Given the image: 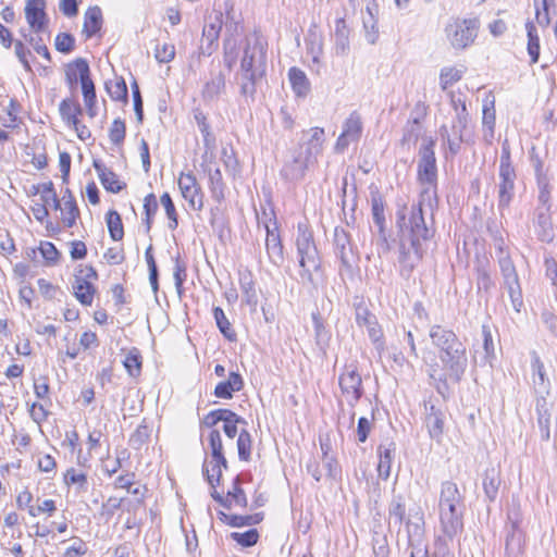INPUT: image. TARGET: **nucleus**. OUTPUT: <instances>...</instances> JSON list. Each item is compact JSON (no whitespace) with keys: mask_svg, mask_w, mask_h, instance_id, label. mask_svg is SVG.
I'll list each match as a JSON object with an SVG mask.
<instances>
[{"mask_svg":"<svg viewBox=\"0 0 557 557\" xmlns=\"http://www.w3.org/2000/svg\"><path fill=\"white\" fill-rule=\"evenodd\" d=\"M500 473L492 467L486 469L483 476V490L488 502H494L498 495L500 485Z\"/></svg>","mask_w":557,"mask_h":557,"instance_id":"obj_32","label":"nucleus"},{"mask_svg":"<svg viewBox=\"0 0 557 557\" xmlns=\"http://www.w3.org/2000/svg\"><path fill=\"white\" fill-rule=\"evenodd\" d=\"M98 275L92 267H81L75 274L73 290L76 299L84 306H90L94 300L95 287L92 280H97Z\"/></svg>","mask_w":557,"mask_h":557,"instance_id":"obj_10","label":"nucleus"},{"mask_svg":"<svg viewBox=\"0 0 557 557\" xmlns=\"http://www.w3.org/2000/svg\"><path fill=\"white\" fill-rule=\"evenodd\" d=\"M178 187L183 198L188 201L194 210H201L203 207L201 188L193 173H182L178 178Z\"/></svg>","mask_w":557,"mask_h":557,"instance_id":"obj_15","label":"nucleus"},{"mask_svg":"<svg viewBox=\"0 0 557 557\" xmlns=\"http://www.w3.org/2000/svg\"><path fill=\"white\" fill-rule=\"evenodd\" d=\"M334 246L342 263L348 264L351 256L350 239L348 233L342 227H336L334 231Z\"/></svg>","mask_w":557,"mask_h":557,"instance_id":"obj_30","label":"nucleus"},{"mask_svg":"<svg viewBox=\"0 0 557 557\" xmlns=\"http://www.w3.org/2000/svg\"><path fill=\"white\" fill-rule=\"evenodd\" d=\"M356 322L359 326L367 329L371 342L379 354H381L384 350L385 343L383 339V331L377 323L376 317L372 314L366 306L360 304L356 306Z\"/></svg>","mask_w":557,"mask_h":557,"instance_id":"obj_12","label":"nucleus"},{"mask_svg":"<svg viewBox=\"0 0 557 557\" xmlns=\"http://www.w3.org/2000/svg\"><path fill=\"white\" fill-rule=\"evenodd\" d=\"M550 209V207H536L533 214L535 233L544 243H550L555 237Z\"/></svg>","mask_w":557,"mask_h":557,"instance_id":"obj_18","label":"nucleus"},{"mask_svg":"<svg viewBox=\"0 0 557 557\" xmlns=\"http://www.w3.org/2000/svg\"><path fill=\"white\" fill-rule=\"evenodd\" d=\"M290 87L297 98H306L311 91V83L307 74L299 67L293 66L287 73Z\"/></svg>","mask_w":557,"mask_h":557,"instance_id":"obj_25","label":"nucleus"},{"mask_svg":"<svg viewBox=\"0 0 557 557\" xmlns=\"http://www.w3.org/2000/svg\"><path fill=\"white\" fill-rule=\"evenodd\" d=\"M311 317L314 326L315 343L322 350H325L326 347L329 346L331 334L325 329L319 312H312Z\"/></svg>","mask_w":557,"mask_h":557,"instance_id":"obj_42","label":"nucleus"},{"mask_svg":"<svg viewBox=\"0 0 557 557\" xmlns=\"http://www.w3.org/2000/svg\"><path fill=\"white\" fill-rule=\"evenodd\" d=\"M465 508V496L458 485L450 480L442 482L438 498L440 528L449 541L463 530Z\"/></svg>","mask_w":557,"mask_h":557,"instance_id":"obj_3","label":"nucleus"},{"mask_svg":"<svg viewBox=\"0 0 557 557\" xmlns=\"http://www.w3.org/2000/svg\"><path fill=\"white\" fill-rule=\"evenodd\" d=\"M406 529L408 541L411 544L423 534V518L418 517L416 521H412L411 519L406 520Z\"/></svg>","mask_w":557,"mask_h":557,"instance_id":"obj_60","label":"nucleus"},{"mask_svg":"<svg viewBox=\"0 0 557 557\" xmlns=\"http://www.w3.org/2000/svg\"><path fill=\"white\" fill-rule=\"evenodd\" d=\"M59 112L62 120L70 126L76 123V120H78V116L83 113V109L79 103L66 98L60 102Z\"/></svg>","mask_w":557,"mask_h":557,"instance_id":"obj_34","label":"nucleus"},{"mask_svg":"<svg viewBox=\"0 0 557 557\" xmlns=\"http://www.w3.org/2000/svg\"><path fill=\"white\" fill-rule=\"evenodd\" d=\"M209 446L211 450V460L210 463L214 462V467L216 468L219 463L223 465V468H227V460L223 454V444L220 431L212 430L209 433Z\"/></svg>","mask_w":557,"mask_h":557,"instance_id":"obj_33","label":"nucleus"},{"mask_svg":"<svg viewBox=\"0 0 557 557\" xmlns=\"http://www.w3.org/2000/svg\"><path fill=\"white\" fill-rule=\"evenodd\" d=\"M226 88L225 75L221 70L212 71L210 78L205 83L201 95L205 101H214L224 94Z\"/></svg>","mask_w":557,"mask_h":557,"instance_id":"obj_20","label":"nucleus"},{"mask_svg":"<svg viewBox=\"0 0 557 557\" xmlns=\"http://www.w3.org/2000/svg\"><path fill=\"white\" fill-rule=\"evenodd\" d=\"M252 440L250 433L243 429L237 438L238 457L243 461L250 460Z\"/></svg>","mask_w":557,"mask_h":557,"instance_id":"obj_46","label":"nucleus"},{"mask_svg":"<svg viewBox=\"0 0 557 557\" xmlns=\"http://www.w3.org/2000/svg\"><path fill=\"white\" fill-rule=\"evenodd\" d=\"M466 69L463 66H445L440 72V86L442 90H446L449 86L459 82L465 73Z\"/></svg>","mask_w":557,"mask_h":557,"instance_id":"obj_38","label":"nucleus"},{"mask_svg":"<svg viewBox=\"0 0 557 557\" xmlns=\"http://www.w3.org/2000/svg\"><path fill=\"white\" fill-rule=\"evenodd\" d=\"M64 483L66 485L78 484L79 487L85 491L87 485V478L85 473L78 472L74 468H70L64 473Z\"/></svg>","mask_w":557,"mask_h":557,"instance_id":"obj_63","label":"nucleus"},{"mask_svg":"<svg viewBox=\"0 0 557 557\" xmlns=\"http://www.w3.org/2000/svg\"><path fill=\"white\" fill-rule=\"evenodd\" d=\"M240 66L236 74L239 92L245 98L255 99L258 87L267 74L268 40L260 32L245 36L242 46Z\"/></svg>","mask_w":557,"mask_h":557,"instance_id":"obj_2","label":"nucleus"},{"mask_svg":"<svg viewBox=\"0 0 557 557\" xmlns=\"http://www.w3.org/2000/svg\"><path fill=\"white\" fill-rule=\"evenodd\" d=\"M88 552L87 544L81 537H73L64 552V557H83Z\"/></svg>","mask_w":557,"mask_h":557,"instance_id":"obj_59","label":"nucleus"},{"mask_svg":"<svg viewBox=\"0 0 557 557\" xmlns=\"http://www.w3.org/2000/svg\"><path fill=\"white\" fill-rule=\"evenodd\" d=\"M498 245L497 260L503 277V285L507 289L515 311L520 312L523 307L522 290L516 267L502 246Z\"/></svg>","mask_w":557,"mask_h":557,"instance_id":"obj_8","label":"nucleus"},{"mask_svg":"<svg viewBox=\"0 0 557 557\" xmlns=\"http://www.w3.org/2000/svg\"><path fill=\"white\" fill-rule=\"evenodd\" d=\"M525 29L528 35V53L531 58V64H535L540 58V37L533 22L528 21L525 23Z\"/></svg>","mask_w":557,"mask_h":557,"instance_id":"obj_37","label":"nucleus"},{"mask_svg":"<svg viewBox=\"0 0 557 557\" xmlns=\"http://www.w3.org/2000/svg\"><path fill=\"white\" fill-rule=\"evenodd\" d=\"M430 337L432 344L437 348L438 358L462 344L453 331L441 325L431 326Z\"/></svg>","mask_w":557,"mask_h":557,"instance_id":"obj_17","label":"nucleus"},{"mask_svg":"<svg viewBox=\"0 0 557 557\" xmlns=\"http://www.w3.org/2000/svg\"><path fill=\"white\" fill-rule=\"evenodd\" d=\"M213 317L215 320V323L220 330V332L230 341L235 339L236 334L234 330L231 327V323L228 319L226 318L224 311L220 307L213 308Z\"/></svg>","mask_w":557,"mask_h":557,"instance_id":"obj_45","label":"nucleus"},{"mask_svg":"<svg viewBox=\"0 0 557 557\" xmlns=\"http://www.w3.org/2000/svg\"><path fill=\"white\" fill-rule=\"evenodd\" d=\"M476 287L479 292L488 293L491 288L494 286V282L491 277L490 269H488V260L482 259L478 260L476 267Z\"/></svg>","mask_w":557,"mask_h":557,"instance_id":"obj_35","label":"nucleus"},{"mask_svg":"<svg viewBox=\"0 0 557 557\" xmlns=\"http://www.w3.org/2000/svg\"><path fill=\"white\" fill-rule=\"evenodd\" d=\"M421 134V124L418 119H413L412 121H409L404 129V136L401 138V144H410V143H417L419 136Z\"/></svg>","mask_w":557,"mask_h":557,"instance_id":"obj_56","label":"nucleus"},{"mask_svg":"<svg viewBox=\"0 0 557 557\" xmlns=\"http://www.w3.org/2000/svg\"><path fill=\"white\" fill-rule=\"evenodd\" d=\"M349 50V29L344 20H337L335 24V51L345 55Z\"/></svg>","mask_w":557,"mask_h":557,"instance_id":"obj_36","label":"nucleus"},{"mask_svg":"<svg viewBox=\"0 0 557 557\" xmlns=\"http://www.w3.org/2000/svg\"><path fill=\"white\" fill-rule=\"evenodd\" d=\"M480 21L478 17H453L444 28L450 48L461 51L472 46L478 37Z\"/></svg>","mask_w":557,"mask_h":557,"instance_id":"obj_6","label":"nucleus"},{"mask_svg":"<svg viewBox=\"0 0 557 557\" xmlns=\"http://www.w3.org/2000/svg\"><path fill=\"white\" fill-rule=\"evenodd\" d=\"M106 89L114 101H127V86L123 78L106 83Z\"/></svg>","mask_w":557,"mask_h":557,"instance_id":"obj_43","label":"nucleus"},{"mask_svg":"<svg viewBox=\"0 0 557 557\" xmlns=\"http://www.w3.org/2000/svg\"><path fill=\"white\" fill-rule=\"evenodd\" d=\"M517 172L511 160L510 146L507 139L502 145L498 165L497 198L498 209L509 208L516 191Z\"/></svg>","mask_w":557,"mask_h":557,"instance_id":"obj_5","label":"nucleus"},{"mask_svg":"<svg viewBox=\"0 0 557 557\" xmlns=\"http://www.w3.org/2000/svg\"><path fill=\"white\" fill-rule=\"evenodd\" d=\"M462 129L463 128H457L453 129L454 135L451 136L448 134V131L446 127L441 128V136L443 140H446L448 145V149L453 154H456L459 152L461 143H462Z\"/></svg>","mask_w":557,"mask_h":557,"instance_id":"obj_48","label":"nucleus"},{"mask_svg":"<svg viewBox=\"0 0 557 557\" xmlns=\"http://www.w3.org/2000/svg\"><path fill=\"white\" fill-rule=\"evenodd\" d=\"M531 369L535 392L537 394H548L550 384L546 377L544 364L536 352L532 354Z\"/></svg>","mask_w":557,"mask_h":557,"instance_id":"obj_27","label":"nucleus"},{"mask_svg":"<svg viewBox=\"0 0 557 557\" xmlns=\"http://www.w3.org/2000/svg\"><path fill=\"white\" fill-rule=\"evenodd\" d=\"M125 123L120 119L114 120L109 132L111 143L114 145H121L125 138Z\"/></svg>","mask_w":557,"mask_h":557,"instance_id":"obj_62","label":"nucleus"},{"mask_svg":"<svg viewBox=\"0 0 557 557\" xmlns=\"http://www.w3.org/2000/svg\"><path fill=\"white\" fill-rule=\"evenodd\" d=\"M175 287L178 293V295H182L183 290V284L186 281L187 273H186V264L180 260V257L175 258V265L173 271Z\"/></svg>","mask_w":557,"mask_h":557,"instance_id":"obj_61","label":"nucleus"},{"mask_svg":"<svg viewBox=\"0 0 557 557\" xmlns=\"http://www.w3.org/2000/svg\"><path fill=\"white\" fill-rule=\"evenodd\" d=\"M362 122L360 115L354 111L349 114L343 125V132L338 136L335 150L343 152L351 143H356L361 137Z\"/></svg>","mask_w":557,"mask_h":557,"instance_id":"obj_14","label":"nucleus"},{"mask_svg":"<svg viewBox=\"0 0 557 557\" xmlns=\"http://www.w3.org/2000/svg\"><path fill=\"white\" fill-rule=\"evenodd\" d=\"M207 171H208L212 197L216 201H221L222 199H224V188H225L222 173L219 168H215V169L208 168Z\"/></svg>","mask_w":557,"mask_h":557,"instance_id":"obj_41","label":"nucleus"},{"mask_svg":"<svg viewBox=\"0 0 557 557\" xmlns=\"http://www.w3.org/2000/svg\"><path fill=\"white\" fill-rule=\"evenodd\" d=\"M231 537L243 547H250L257 544L259 539V533L256 529H250L246 532H233L231 533Z\"/></svg>","mask_w":557,"mask_h":557,"instance_id":"obj_55","label":"nucleus"},{"mask_svg":"<svg viewBox=\"0 0 557 557\" xmlns=\"http://www.w3.org/2000/svg\"><path fill=\"white\" fill-rule=\"evenodd\" d=\"M60 210L62 212V220L65 226L72 227L79 215V209L72 194H70V199H66V196H63V208L60 207Z\"/></svg>","mask_w":557,"mask_h":557,"instance_id":"obj_40","label":"nucleus"},{"mask_svg":"<svg viewBox=\"0 0 557 557\" xmlns=\"http://www.w3.org/2000/svg\"><path fill=\"white\" fill-rule=\"evenodd\" d=\"M223 26V14L220 11H213L206 18L202 30V37L207 41L206 50L211 53L220 36Z\"/></svg>","mask_w":557,"mask_h":557,"instance_id":"obj_19","label":"nucleus"},{"mask_svg":"<svg viewBox=\"0 0 557 557\" xmlns=\"http://www.w3.org/2000/svg\"><path fill=\"white\" fill-rule=\"evenodd\" d=\"M102 11L98 5L89 7L84 15L83 33L87 38L95 36L102 27Z\"/></svg>","mask_w":557,"mask_h":557,"instance_id":"obj_28","label":"nucleus"},{"mask_svg":"<svg viewBox=\"0 0 557 557\" xmlns=\"http://www.w3.org/2000/svg\"><path fill=\"white\" fill-rule=\"evenodd\" d=\"M222 468L223 465L219 463L218 467H214V462L210 463L205 461L202 466V473L206 476L207 482L214 488L218 484H220V480L222 476Z\"/></svg>","mask_w":557,"mask_h":557,"instance_id":"obj_51","label":"nucleus"},{"mask_svg":"<svg viewBox=\"0 0 557 557\" xmlns=\"http://www.w3.org/2000/svg\"><path fill=\"white\" fill-rule=\"evenodd\" d=\"M438 359L442 363V369L440 371L437 366L431 367L430 376L433 380L441 382L449 380L454 383H458L468 367V358L465 345L461 344L450 351H446V354H444Z\"/></svg>","mask_w":557,"mask_h":557,"instance_id":"obj_7","label":"nucleus"},{"mask_svg":"<svg viewBox=\"0 0 557 557\" xmlns=\"http://www.w3.org/2000/svg\"><path fill=\"white\" fill-rule=\"evenodd\" d=\"M106 220L111 238L121 240L124 236L121 215L116 211H109Z\"/></svg>","mask_w":557,"mask_h":557,"instance_id":"obj_44","label":"nucleus"},{"mask_svg":"<svg viewBox=\"0 0 557 557\" xmlns=\"http://www.w3.org/2000/svg\"><path fill=\"white\" fill-rule=\"evenodd\" d=\"M265 247L271 262L280 267L284 262L283 245L278 233L267 225Z\"/></svg>","mask_w":557,"mask_h":557,"instance_id":"obj_26","label":"nucleus"},{"mask_svg":"<svg viewBox=\"0 0 557 557\" xmlns=\"http://www.w3.org/2000/svg\"><path fill=\"white\" fill-rule=\"evenodd\" d=\"M92 165L98 174V177L102 184V186L111 193H120L126 185L125 183H122L117 175L111 171L110 169L106 168V165L99 161L94 160Z\"/></svg>","mask_w":557,"mask_h":557,"instance_id":"obj_24","label":"nucleus"},{"mask_svg":"<svg viewBox=\"0 0 557 557\" xmlns=\"http://www.w3.org/2000/svg\"><path fill=\"white\" fill-rule=\"evenodd\" d=\"M388 517L389 521H393L398 527L405 521L406 504L401 495H396L391 500L388 505Z\"/></svg>","mask_w":557,"mask_h":557,"instance_id":"obj_39","label":"nucleus"},{"mask_svg":"<svg viewBox=\"0 0 557 557\" xmlns=\"http://www.w3.org/2000/svg\"><path fill=\"white\" fill-rule=\"evenodd\" d=\"M537 185V206L536 207H550L552 208V185L548 178H540L536 181Z\"/></svg>","mask_w":557,"mask_h":557,"instance_id":"obj_47","label":"nucleus"},{"mask_svg":"<svg viewBox=\"0 0 557 557\" xmlns=\"http://www.w3.org/2000/svg\"><path fill=\"white\" fill-rule=\"evenodd\" d=\"M145 259L148 265L149 270V282L151 285V288L154 293L159 289V283H158V268L157 263L152 253V245H149L148 248L145 251Z\"/></svg>","mask_w":557,"mask_h":557,"instance_id":"obj_50","label":"nucleus"},{"mask_svg":"<svg viewBox=\"0 0 557 557\" xmlns=\"http://www.w3.org/2000/svg\"><path fill=\"white\" fill-rule=\"evenodd\" d=\"M75 39L67 33H60L55 37V49L62 53H69L74 49Z\"/></svg>","mask_w":557,"mask_h":557,"instance_id":"obj_64","label":"nucleus"},{"mask_svg":"<svg viewBox=\"0 0 557 557\" xmlns=\"http://www.w3.org/2000/svg\"><path fill=\"white\" fill-rule=\"evenodd\" d=\"M226 496H228V503H231V506L233 504L242 507L247 506V497L240 487V479L238 475L233 480V487L227 492Z\"/></svg>","mask_w":557,"mask_h":557,"instance_id":"obj_53","label":"nucleus"},{"mask_svg":"<svg viewBox=\"0 0 557 557\" xmlns=\"http://www.w3.org/2000/svg\"><path fill=\"white\" fill-rule=\"evenodd\" d=\"M160 202L164 207L166 216L169 219V228L175 230L177 227V213L175 210V206L169 193H164L160 197Z\"/></svg>","mask_w":557,"mask_h":557,"instance_id":"obj_54","label":"nucleus"},{"mask_svg":"<svg viewBox=\"0 0 557 557\" xmlns=\"http://www.w3.org/2000/svg\"><path fill=\"white\" fill-rule=\"evenodd\" d=\"M508 521L510 524V530L508 531L506 536L505 548L509 556L516 557L522 554L524 548V535L519 528L521 521L519 512H509Z\"/></svg>","mask_w":557,"mask_h":557,"instance_id":"obj_16","label":"nucleus"},{"mask_svg":"<svg viewBox=\"0 0 557 557\" xmlns=\"http://www.w3.org/2000/svg\"><path fill=\"white\" fill-rule=\"evenodd\" d=\"M371 207H372L373 221L377 225L379 230L382 232L384 222H385L384 202H383L382 197L379 194H372Z\"/></svg>","mask_w":557,"mask_h":557,"instance_id":"obj_49","label":"nucleus"},{"mask_svg":"<svg viewBox=\"0 0 557 557\" xmlns=\"http://www.w3.org/2000/svg\"><path fill=\"white\" fill-rule=\"evenodd\" d=\"M314 161L304 152V146L299 145L287 160L282 170L281 176L289 182H297L304 178L309 165Z\"/></svg>","mask_w":557,"mask_h":557,"instance_id":"obj_11","label":"nucleus"},{"mask_svg":"<svg viewBox=\"0 0 557 557\" xmlns=\"http://www.w3.org/2000/svg\"><path fill=\"white\" fill-rule=\"evenodd\" d=\"M323 143L324 129L312 127L305 134L304 141L300 145L304 146V152L315 161L317 156L322 152Z\"/></svg>","mask_w":557,"mask_h":557,"instance_id":"obj_23","label":"nucleus"},{"mask_svg":"<svg viewBox=\"0 0 557 557\" xmlns=\"http://www.w3.org/2000/svg\"><path fill=\"white\" fill-rule=\"evenodd\" d=\"M77 67L79 73V82L82 85L84 102L87 109V114L92 119L97 115V97L95 85L90 77V69L87 61H79Z\"/></svg>","mask_w":557,"mask_h":557,"instance_id":"obj_13","label":"nucleus"},{"mask_svg":"<svg viewBox=\"0 0 557 557\" xmlns=\"http://www.w3.org/2000/svg\"><path fill=\"white\" fill-rule=\"evenodd\" d=\"M434 143L429 140L419 150L418 181L423 186L417 203L404 207L397 212L400 228L399 256L401 273L409 275L425 252L424 243L429 242L434 230L425 223L424 213H431L436 205L437 168Z\"/></svg>","mask_w":557,"mask_h":557,"instance_id":"obj_1","label":"nucleus"},{"mask_svg":"<svg viewBox=\"0 0 557 557\" xmlns=\"http://www.w3.org/2000/svg\"><path fill=\"white\" fill-rule=\"evenodd\" d=\"M296 247L299 257V265L302 269L300 276L304 281L317 285L321 272V261L315 247L312 233L307 225L299 223L297 226Z\"/></svg>","mask_w":557,"mask_h":557,"instance_id":"obj_4","label":"nucleus"},{"mask_svg":"<svg viewBox=\"0 0 557 557\" xmlns=\"http://www.w3.org/2000/svg\"><path fill=\"white\" fill-rule=\"evenodd\" d=\"M244 386L243 379L237 372H231L226 381L220 382L214 388L218 398L230 399L234 392H239Z\"/></svg>","mask_w":557,"mask_h":557,"instance_id":"obj_29","label":"nucleus"},{"mask_svg":"<svg viewBox=\"0 0 557 557\" xmlns=\"http://www.w3.org/2000/svg\"><path fill=\"white\" fill-rule=\"evenodd\" d=\"M144 210H145V224H146V231L147 233L151 228V218L156 214L158 210V202L156 199V196L153 194H149L144 199Z\"/></svg>","mask_w":557,"mask_h":557,"instance_id":"obj_58","label":"nucleus"},{"mask_svg":"<svg viewBox=\"0 0 557 557\" xmlns=\"http://www.w3.org/2000/svg\"><path fill=\"white\" fill-rule=\"evenodd\" d=\"M339 387L347 404L355 407L363 395L362 379L356 364L344 367L339 375Z\"/></svg>","mask_w":557,"mask_h":557,"instance_id":"obj_9","label":"nucleus"},{"mask_svg":"<svg viewBox=\"0 0 557 557\" xmlns=\"http://www.w3.org/2000/svg\"><path fill=\"white\" fill-rule=\"evenodd\" d=\"M175 57V47L172 44H158L154 48V58L160 63H168Z\"/></svg>","mask_w":557,"mask_h":557,"instance_id":"obj_57","label":"nucleus"},{"mask_svg":"<svg viewBox=\"0 0 557 557\" xmlns=\"http://www.w3.org/2000/svg\"><path fill=\"white\" fill-rule=\"evenodd\" d=\"M395 449L396 448L394 443H389L388 445H380L377 447V472L379 476L383 480H387L391 475V466L393 462Z\"/></svg>","mask_w":557,"mask_h":557,"instance_id":"obj_31","label":"nucleus"},{"mask_svg":"<svg viewBox=\"0 0 557 557\" xmlns=\"http://www.w3.org/2000/svg\"><path fill=\"white\" fill-rule=\"evenodd\" d=\"M425 424L430 436L440 441L444 432V413L432 403H425Z\"/></svg>","mask_w":557,"mask_h":557,"instance_id":"obj_21","label":"nucleus"},{"mask_svg":"<svg viewBox=\"0 0 557 557\" xmlns=\"http://www.w3.org/2000/svg\"><path fill=\"white\" fill-rule=\"evenodd\" d=\"M263 519V513L258 512L253 515H246V516H238V515H231V518L228 520V525L233 528H240L245 525H255L261 522Z\"/></svg>","mask_w":557,"mask_h":557,"instance_id":"obj_52","label":"nucleus"},{"mask_svg":"<svg viewBox=\"0 0 557 557\" xmlns=\"http://www.w3.org/2000/svg\"><path fill=\"white\" fill-rule=\"evenodd\" d=\"M45 0H28L25 7L27 23L35 32H42L46 26Z\"/></svg>","mask_w":557,"mask_h":557,"instance_id":"obj_22","label":"nucleus"}]
</instances>
